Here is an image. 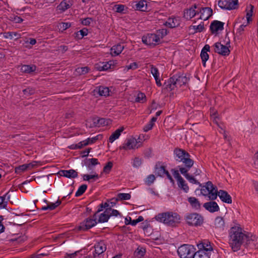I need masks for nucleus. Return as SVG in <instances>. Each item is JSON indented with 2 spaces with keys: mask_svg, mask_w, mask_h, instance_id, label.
I'll use <instances>...</instances> for the list:
<instances>
[{
  "mask_svg": "<svg viewBox=\"0 0 258 258\" xmlns=\"http://www.w3.org/2000/svg\"><path fill=\"white\" fill-rule=\"evenodd\" d=\"M246 245L249 246L251 248H256L258 247V237L255 236H248V238L245 240Z\"/></svg>",
  "mask_w": 258,
  "mask_h": 258,
  "instance_id": "nucleus-25",
  "label": "nucleus"
},
{
  "mask_svg": "<svg viewBox=\"0 0 258 258\" xmlns=\"http://www.w3.org/2000/svg\"><path fill=\"white\" fill-rule=\"evenodd\" d=\"M142 164V160L139 157H135L133 159L132 165L135 168H139Z\"/></svg>",
  "mask_w": 258,
  "mask_h": 258,
  "instance_id": "nucleus-45",
  "label": "nucleus"
},
{
  "mask_svg": "<svg viewBox=\"0 0 258 258\" xmlns=\"http://www.w3.org/2000/svg\"><path fill=\"white\" fill-rule=\"evenodd\" d=\"M143 42L151 47H154L160 43L159 38L156 34H148L142 37Z\"/></svg>",
  "mask_w": 258,
  "mask_h": 258,
  "instance_id": "nucleus-11",
  "label": "nucleus"
},
{
  "mask_svg": "<svg viewBox=\"0 0 258 258\" xmlns=\"http://www.w3.org/2000/svg\"><path fill=\"white\" fill-rule=\"evenodd\" d=\"M94 123L96 124V126H100V125H105L108 124V121L107 120H105L104 118H101L98 119L97 121H95Z\"/></svg>",
  "mask_w": 258,
  "mask_h": 258,
  "instance_id": "nucleus-53",
  "label": "nucleus"
},
{
  "mask_svg": "<svg viewBox=\"0 0 258 258\" xmlns=\"http://www.w3.org/2000/svg\"><path fill=\"white\" fill-rule=\"evenodd\" d=\"M218 5L222 9H235L238 6V0H219Z\"/></svg>",
  "mask_w": 258,
  "mask_h": 258,
  "instance_id": "nucleus-12",
  "label": "nucleus"
},
{
  "mask_svg": "<svg viewBox=\"0 0 258 258\" xmlns=\"http://www.w3.org/2000/svg\"><path fill=\"white\" fill-rule=\"evenodd\" d=\"M153 126V123L149 122L146 125L144 126L143 130L145 132H147L152 128Z\"/></svg>",
  "mask_w": 258,
  "mask_h": 258,
  "instance_id": "nucleus-64",
  "label": "nucleus"
},
{
  "mask_svg": "<svg viewBox=\"0 0 258 258\" xmlns=\"http://www.w3.org/2000/svg\"><path fill=\"white\" fill-rule=\"evenodd\" d=\"M155 219L158 222L167 226L174 227L180 223V216L176 213L167 212L159 213L155 217Z\"/></svg>",
  "mask_w": 258,
  "mask_h": 258,
  "instance_id": "nucleus-2",
  "label": "nucleus"
},
{
  "mask_svg": "<svg viewBox=\"0 0 258 258\" xmlns=\"http://www.w3.org/2000/svg\"><path fill=\"white\" fill-rule=\"evenodd\" d=\"M177 87L173 77L170 78L164 84V89L167 91H172Z\"/></svg>",
  "mask_w": 258,
  "mask_h": 258,
  "instance_id": "nucleus-21",
  "label": "nucleus"
},
{
  "mask_svg": "<svg viewBox=\"0 0 258 258\" xmlns=\"http://www.w3.org/2000/svg\"><path fill=\"white\" fill-rule=\"evenodd\" d=\"M212 10L208 7L203 8L200 11V19L204 21L208 20L212 15Z\"/></svg>",
  "mask_w": 258,
  "mask_h": 258,
  "instance_id": "nucleus-27",
  "label": "nucleus"
},
{
  "mask_svg": "<svg viewBox=\"0 0 258 258\" xmlns=\"http://www.w3.org/2000/svg\"><path fill=\"white\" fill-rule=\"evenodd\" d=\"M77 148L78 149H81L83 147L87 146L88 145H89V143L88 142V141H87L85 140L84 141H82L78 143V144H77Z\"/></svg>",
  "mask_w": 258,
  "mask_h": 258,
  "instance_id": "nucleus-61",
  "label": "nucleus"
},
{
  "mask_svg": "<svg viewBox=\"0 0 258 258\" xmlns=\"http://www.w3.org/2000/svg\"><path fill=\"white\" fill-rule=\"evenodd\" d=\"M155 176L153 174L148 175L145 180V183L147 185H151L155 180Z\"/></svg>",
  "mask_w": 258,
  "mask_h": 258,
  "instance_id": "nucleus-47",
  "label": "nucleus"
},
{
  "mask_svg": "<svg viewBox=\"0 0 258 258\" xmlns=\"http://www.w3.org/2000/svg\"><path fill=\"white\" fill-rule=\"evenodd\" d=\"M190 27H191L194 29L195 33L202 32L204 29V23L201 22L198 26H191Z\"/></svg>",
  "mask_w": 258,
  "mask_h": 258,
  "instance_id": "nucleus-46",
  "label": "nucleus"
},
{
  "mask_svg": "<svg viewBox=\"0 0 258 258\" xmlns=\"http://www.w3.org/2000/svg\"><path fill=\"white\" fill-rule=\"evenodd\" d=\"M195 248L191 245L183 244L178 247L177 252L181 258H193Z\"/></svg>",
  "mask_w": 258,
  "mask_h": 258,
  "instance_id": "nucleus-4",
  "label": "nucleus"
},
{
  "mask_svg": "<svg viewBox=\"0 0 258 258\" xmlns=\"http://www.w3.org/2000/svg\"><path fill=\"white\" fill-rule=\"evenodd\" d=\"M123 49L124 46L121 44L114 45L110 49V54L113 56H117L121 53Z\"/></svg>",
  "mask_w": 258,
  "mask_h": 258,
  "instance_id": "nucleus-30",
  "label": "nucleus"
},
{
  "mask_svg": "<svg viewBox=\"0 0 258 258\" xmlns=\"http://www.w3.org/2000/svg\"><path fill=\"white\" fill-rule=\"evenodd\" d=\"M228 243L234 252L240 249L243 243L248 238V235L243 233L242 228L238 226L232 227L228 231Z\"/></svg>",
  "mask_w": 258,
  "mask_h": 258,
  "instance_id": "nucleus-1",
  "label": "nucleus"
},
{
  "mask_svg": "<svg viewBox=\"0 0 258 258\" xmlns=\"http://www.w3.org/2000/svg\"><path fill=\"white\" fill-rule=\"evenodd\" d=\"M112 165L113 164L112 162H108L107 164L104 167L103 171L106 173H108L112 168Z\"/></svg>",
  "mask_w": 258,
  "mask_h": 258,
  "instance_id": "nucleus-58",
  "label": "nucleus"
},
{
  "mask_svg": "<svg viewBox=\"0 0 258 258\" xmlns=\"http://www.w3.org/2000/svg\"><path fill=\"white\" fill-rule=\"evenodd\" d=\"M203 207L210 213H214L220 210V208L217 203L213 201L204 203Z\"/></svg>",
  "mask_w": 258,
  "mask_h": 258,
  "instance_id": "nucleus-15",
  "label": "nucleus"
},
{
  "mask_svg": "<svg viewBox=\"0 0 258 258\" xmlns=\"http://www.w3.org/2000/svg\"><path fill=\"white\" fill-rule=\"evenodd\" d=\"M171 172L174 177L177 180V184L178 187L184 192H188L189 191V187L185 180L180 175L179 171L175 169H172Z\"/></svg>",
  "mask_w": 258,
  "mask_h": 258,
  "instance_id": "nucleus-6",
  "label": "nucleus"
},
{
  "mask_svg": "<svg viewBox=\"0 0 258 258\" xmlns=\"http://www.w3.org/2000/svg\"><path fill=\"white\" fill-rule=\"evenodd\" d=\"M199 250L204 251V253H209L210 254L213 251V248L210 245L209 242H202L198 244Z\"/></svg>",
  "mask_w": 258,
  "mask_h": 258,
  "instance_id": "nucleus-24",
  "label": "nucleus"
},
{
  "mask_svg": "<svg viewBox=\"0 0 258 258\" xmlns=\"http://www.w3.org/2000/svg\"><path fill=\"white\" fill-rule=\"evenodd\" d=\"M125 6L123 5H116L115 6L116 12L117 13H122L124 10Z\"/></svg>",
  "mask_w": 258,
  "mask_h": 258,
  "instance_id": "nucleus-62",
  "label": "nucleus"
},
{
  "mask_svg": "<svg viewBox=\"0 0 258 258\" xmlns=\"http://www.w3.org/2000/svg\"><path fill=\"white\" fill-rule=\"evenodd\" d=\"M135 9L140 11H146L147 10V2L145 0H141L138 2L135 5Z\"/></svg>",
  "mask_w": 258,
  "mask_h": 258,
  "instance_id": "nucleus-33",
  "label": "nucleus"
},
{
  "mask_svg": "<svg viewBox=\"0 0 258 258\" xmlns=\"http://www.w3.org/2000/svg\"><path fill=\"white\" fill-rule=\"evenodd\" d=\"M131 198V196L129 194L120 193L118 194L117 197V200H128Z\"/></svg>",
  "mask_w": 258,
  "mask_h": 258,
  "instance_id": "nucleus-49",
  "label": "nucleus"
},
{
  "mask_svg": "<svg viewBox=\"0 0 258 258\" xmlns=\"http://www.w3.org/2000/svg\"><path fill=\"white\" fill-rule=\"evenodd\" d=\"M214 224L216 228L220 230H224L225 227V222L222 217H217L215 218Z\"/></svg>",
  "mask_w": 258,
  "mask_h": 258,
  "instance_id": "nucleus-32",
  "label": "nucleus"
},
{
  "mask_svg": "<svg viewBox=\"0 0 258 258\" xmlns=\"http://www.w3.org/2000/svg\"><path fill=\"white\" fill-rule=\"evenodd\" d=\"M167 170L164 166L156 164L155 167V173L158 176L164 177Z\"/></svg>",
  "mask_w": 258,
  "mask_h": 258,
  "instance_id": "nucleus-31",
  "label": "nucleus"
},
{
  "mask_svg": "<svg viewBox=\"0 0 258 258\" xmlns=\"http://www.w3.org/2000/svg\"><path fill=\"white\" fill-rule=\"evenodd\" d=\"M155 34L159 37V40L161 41V39L167 35V30L164 29H160Z\"/></svg>",
  "mask_w": 258,
  "mask_h": 258,
  "instance_id": "nucleus-51",
  "label": "nucleus"
},
{
  "mask_svg": "<svg viewBox=\"0 0 258 258\" xmlns=\"http://www.w3.org/2000/svg\"><path fill=\"white\" fill-rule=\"evenodd\" d=\"M249 23H247V22H246L245 23H243L242 24H241L238 28H237V30H236V35L237 36H240L241 35L244 30H245V28L248 25Z\"/></svg>",
  "mask_w": 258,
  "mask_h": 258,
  "instance_id": "nucleus-48",
  "label": "nucleus"
},
{
  "mask_svg": "<svg viewBox=\"0 0 258 258\" xmlns=\"http://www.w3.org/2000/svg\"><path fill=\"white\" fill-rule=\"evenodd\" d=\"M36 67L35 65H22L20 70L22 73L30 74L36 71Z\"/></svg>",
  "mask_w": 258,
  "mask_h": 258,
  "instance_id": "nucleus-34",
  "label": "nucleus"
},
{
  "mask_svg": "<svg viewBox=\"0 0 258 258\" xmlns=\"http://www.w3.org/2000/svg\"><path fill=\"white\" fill-rule=\"evenodd\" d=\"M124 128L123 127H120L116 130L109 138V142L113 143L115 140L117 139L121 135V133L123 132Z\"/></svg>",
  "mask_w": 258,
  "mask_h": 258,
  "instance_id": "nucleus-35",
  "label": "nucleus"
},
{
  "mask_svg": "<svg viewBox=\"0 0 258 258\" xmlns=\"http://www.w3.org/2000/svg\"><path fill=\"white\" fill-rule=\"evenodd\" d=\"M187 154H188L187 152L181 149L176 148L174 150L175 159L176 161L178 162L181 160L182 158L185 157Z\"/></svg>",
  "mask_w": 258,
  "mask_h": 258,
  "instance_id": "nucleus-22",
  "label": "nucleus"
},
{
  "mask_svg": "<svg viewBox=\"0 0 258 258\" xmlns=\"http://www.w3.org/2000/svg\"><path fill=\"white\" fill-rule=\"evenodd\" d=\"M77 71L80 74H85L88 72L89 68L88 67L79 68Z\"/></svg>",
  "mask_w": 258,
  "mask_h": 258,
  "instance_id": "nucleus-59",
  "label": "nucleus"
},
{
  "mask_svg": "<svg viewBox=\"0 0 258 258\" xmlns=\"http://www.w3.org/2000/svg\"><path fill=\"white\" fill-rule=\"evenodd\" d=\"M230 40L226 43V45L221 44L220 42H216L213 45L214 50L216 53L223 56L228 55L230 53Z\"/></svg>",
  "mask_w": 258,
  "mask_h": 258,
  "instance_id": "nucleus-7",
  "label": "nucleus"
},
{
  "mask_svg": "<svg viewBox=\"0 0 258 258\" xmlns=\"http://www.w3.org/2000/svg\"><path fill=\"white\" fill-rule=\"evenodd\" d=\"M23 92L25 95L29 96L35 93V90L32 88H27L23 90Z\"/></svg>",
  "mask_w": 258,
  "mask_h": 258,
  "instance_id": "nucleus-57",
  "label": "nucleus"
},
{
  "mask_svg": "<svg viewBox=\"0 0 258 258\" xmlns=\"http://www.w3.org/2000/svg\"><path fill=\"white\" fill-rule=\"evenodd\" d=\"M187 201L191 207L195 210H199L201 208V204L198 199L194 197L187 198Z\"/></svg>",
  "mask_w": 258,
  "mask_h": 258,
  "instance_id": "nucleus-23",
  "label": "nucleus"
},
{
  "mask_svg": "<svg viewBox=\"0 0 258 258\" xmlns=\"http://www.w3.org/2000/svg\"><path fill=\"white\" fill-rule=\"evenodd\" d=\"M146 101V97L144 93L140 92L136 98V101L140 103H144Z\"/></svg>",
  "mask_w": 258,
  "mask_h": 258,
  "instance_id": "nucleus-44",
  "label": "nucleus"
},
{
  "mask_svg": "<svg viewBox=\"0 0 258 258\" xmlns=\"http://www.w3.org/2000/svg\"><path fill=\"white\" fill-rule=\"evenodd\" d=\"M10 196L8 193L0 197V209L6 208Z\"/></svg>",
  "mask_w": 258,
  "mask_h": 258,
  "instance_id": "nucleus-36",
  "label": "nucleus"
},
{
  "mask_svg": "<svg viewBox=\"0 0 258 258\" xmlns=\"http://www.w3.org/2000/svg\"><path fill=\"white\" fill-rule=\"evenodd\" d=\"M3 37L6 38H10L11 39L13 38V32H5L3 34Z\"/></svg>",
  "mask_w": 258,
  "mask_h": 258,
  "instance_id": "nucleus-63",
  "label": "nucleus"
},
{
  "mask_svg": "<svg viewBox=\"0 0 258 258\" xmlns=\"http://www.w3.org/2000/svg\"><path fill=\"white\" fill-rule=\"evenodd\" d=\"M179 162H182L184 165V167L178 166L179 171H180L181 174L188 172L194 164V161L190 158V155L189 153Z\"/></svg>",
  "mask_w": 258,
  "mask_h": 258,
  "instance_id": "nucleus-8",
  "label": "nucleus"
},
{
  "mask_svg": "<svg viewBox=\"0 0 258 258\" xmlns=\"http://www.w3.org/2000/svg\"><path fill=\"white\" fill-rule=\"evenodd\" d=\"M250 9L247 12L246 16V19H247L246 22H247L248 23H249L250 21H251V17L252 15L253 9V6L250 5Z\"/></svg>",
  "mask_w": 258,
  "mask_h": 258,
  "instance_id": "nucleus-55",
  "label": "nucleus"
},
{
  "mask_svg": "<svg viewBox=\"0 0 258 258\" xmlns=\"http://www.w3.org/2000/svg\"><path fill=\"white\" fill-rule=\"evenodd\" d=\"M116 63L115 61L113 60H110L108 62H102L100 64H98V66L96 67V68L100 71H107L109 69H112L111 66H113L114 63Z\"/></svg>",
  "mask_w": 258,
  "mask_h": 258,
  "instance_id": "nucleus-26",
  "label": "nucleus"
},
{
  "mask_svg": "<svg viewBox=\"0 0 258 258\" xmlns=\"http://www.w3.org/2000/svg\"><path fill=\"white\" fill-rule=\"evenodd\" d=\"M197 7L196 5L190 8L185 10L183 13V17L186 20H190L196 16L197 12L196 9Z\"/></svg>",
  "mask_w": 258,
  "mask_h": 258,
  "instance_id": "nucleus-18",
  "label": "nucleus"
},
{
  "mask_svg": "<svg viewBox=\"0 0 258 258\" xmlns=\"http://www.w3.org/2000/svg\"><path fill=\"white\" fill-rule=\"evenodd\" d=\"M184 176V177L186 178L187 180H188V181L192 184H198L200 186H201V183L200 182H199L198 180L196 179V178L194 177V176L189 175L188 172H186V173L182 174Z\"/></svg>",
  "mask_w": 258,
  "mask_h": 258,
  "instance_id": "nucleus-40",
  "label": "nucleus"
},
{
  "mask_svg": "<svg viewBox=\"0 0 258 258\" xmlns=\"http://www.w3.org/2000/svg\"><path fill=\"white\" fill-rule=\"evenodd\" d=\"M172 77L177 87L185 85L189 80V78L184 73H178Z\"/></svg>",
  "mask_w": 258,
  "mask_h": 258,
  "instance_id": "nucleus-13",
  "label": "nucleus"
},
{
  "mask_svg": "<svg viewBox=\"0 0 258 258\" xmlns=\"http://www.w3.org/2000/svg\"><path fill=\"white\" fill-rule=\"evenodd\" d=\"M111 211V209L110 208L105 209L104 212L100 214V215L99 216L98 222L104 223L107 222L108 221V219L110 217V215H109V213Z\"/></svg>",
  "mask_w": 258,
  "mask_h": 258,
  "instance_id": "nucleus-29",
  "label": "nucleus"
},
{
  "mask_svg": "<svg viewBox=\"0 0 258 258\" xmlns=\"http://www.w3.org/2000/svg\"><path fill=\"white\" fill-rule=\"evenodd\" d=\"M58 174L61 176L68 178H75L78 176V172L74 169L61 170Z\"/></svg>",
  "mask_w": 258,
  "mask_h": 258,
  "instance_id": "nucleus-16",
  "label": "nucleus"
},
{
  "mask_svg": "<svg viewBox=\"0 0 258 258\" xmlns=\"http://www.w3.org/2000/svg\"><path fill=\"white\" fill-rule=\"evenodd\" d=\"M210 46L208 44H206L204 47L202 49L201 52V57L203 65L204 67L206 66V61L208 60L209 58V54L207 52L210 51Z\"/></svg>",
  "mask_w": 258,
  "mask_h": 258,
  "instance_id": "nucleus-17",
  "label": "nucleus"
},
{
  "mask_svg": "<svg viewBox=\"0 0 258 258\" xmlns=\"http://www.w3.org/2000/svg\"><path fill=\"white\" fill-rule=\"evenodd\" d=\"M142 146L140 141H138L135 138L128 139L126 142L119 147L120 150H128L138 149Z\"/></svg>",
  "mask_w": 258,
  "mask_h": 258,
  "instance_id": "nucleus-9",
  "label": "nucleus"
},
{
  "mask_svg": "<svg viewBox=\"0 0 258 258\" xmlns=\"http://www.w3.org/2000/svg\"><path fill=\"white\" fill-rule=\"evenodd\" d=\"M224 29V23L219 21H214L210 25V30L213 33H216L219 30Z\"/></svg>",
  "mask_w": 258,
  "mask_h": 258,
  "instance_id": "nucleus-19",
  "label": "nucleus"
},
{
  "mask_svg": "<svg viewBox=\"0 0 258 258\" xmlns=\"http://www.w3.org/2000/svg\"><path fill=\"white\" fill-rule=\"evenodd\" d=\"M95 253H94V258L96 257V255L98 256L102 254L107 248L106 242L101 240L97 242L94 245Z\"/></svg>",
  "mask_w": 258,
  "mask_h": 258,
  "instance_id": "nucleus-14",
  "label": "nucleus"
},
{
  "mask_svg": "<svg viewBox=\"0 0 258 258\" xmlns=\"http://www.w3.org/2000/svg\"><path fill=\"white\" fill-rule=\"evenodd\" d=\"M61 203V201L58 200L55 203H49L48 204V207H49V210H53L55 209L56 207H57L58 206H59Z\"/></svg>",
  "mask_w": 258,
  "mask_h": 258,
  "instance_id": "nucleus-52",
  "label": "nucleus"
},
{
  "mask_svg": "<svg viewBox=\"0 0 258 258\" xmlns=\"http://www.w3.org/2000/svg\"><path fill=\"white\" fill-rule=\"evenodd\" d=\"M193 258H210V254L204 253V251L198 250L195 253V256Z\"/></svg>",
  "mask_w": 258,
  "mask_h": 258,
  "instance_id": "nucleus-41",
  "label": "nucleus"
},
{
  "mask_svg": "<svg viewBox=\"0 0 258 258\" xmlns=\"http://www.w3.org/2000/svg\"><path fill=\"white\" fill-rule=\"evenodd\" d=\"M186 223L189 225L198 226L201 225L204 221L203 217L198 213H188L185 216Z\"/></svg>",
  "mask_w": 258,
  "mask_h": 258,
  "instance_id": "nucleus-5",
  "label": "nucleus"
},
{
  "mask_svg": "<svg viewBox=\"0 0 258 258\" xmlns=\"http://www.w3.org/2000/svg\"><path fill=\"white\" fill-rule=\"evenodd\" d=\"M201 193L207 200L214 201L217 198L218 189L216 186H214L210 181L207 182L205 185L201 186Z\"/></svg>",
  "mask_w": 258,
  "mask_h": 258,
  "instance_id": "nucleus-3",
  "label": "nucleus"
},
{
  "mask_svg": "<svg viewBox=\"0 0 258 258\" xmlns=\"http://www.w3.org/2000/svg\"><path fill=\"white\" fill-rule=\"evenodd\" d=\"M99 164L98 159L96 158H89L86 159L84 161V164L86 166L88 170H92L93 167Z\"/></svg>",
  "mask_w": 258,
  "mask_h": 258,
  "instance_id": "nucleus-28",
  "label": "nucleus"
},
{
  "mask_svg": "<svg viewBox=\"0 0 258 258\" xmlns=\"http://www.w3.org/2000/svg\"><path fill=\"white\" fill-rule=\"evenodd\" d=\"M96 218V213H95L93 216V218H87L83 222L81 223L78 229L79 230L86 231L95 226L97 223Z\"/></svg>",
  "mask_w": 258,
  "mask_h": 258,
  "instance_id": "nucleus-10",
  "label": "nucleus"
},
{
  "mask_svg": "<svg viewBox=\"0 0 258 258\" xmlns=\"http://www.w3.org/2000/svg\"><path fill=\"white\" fill-rule=\"evenodd\" d=\"M93 22V19L91 18H86L82 21V24L85 26H89Z\"/></svg>",
  "mask_w": 258,
  "mask_h": 258,
  "instance_id": "nucleus-60",
  "label": "nucleus"
},
{
  "mask_svg": "<svg viewBox=\"0 0 258 258\" xmlns=\"http://www.w3.org/2000/svg\"><path fill=\"white\" fill-rule=\"evenodd\" d=\"M218 196L222 202L228 204L232 203L231 197L227 191L220 190L218 191Z\"/></svg>",
  "mask_w": 258,
  "mask_h": 258,
  "instance_id": "nucleus-20",
  "label": "nucleus"
},
{
  "mask_svg": "<svg viewBox=\"0 0 258 258\" xmlns=\"http://www.w3.org/2000/svg\"><path fill=\"white\" fill-rule=\"evenodd\" d=\"M71 27L70 23H61L59 24L58 27L62 31L65 30Z\"/></svg>",
  "mask_w": 258,
  "mask_h": 258,
  "instance_id": "nucleus-56",
  "label": "nucleus"
},
{
  "mask_svg": "<svg viewBox=\"0 0 258 258\" xmlns=\"http://www.w3.org/2000/svg\"><path fill=\"white\" fill-rule=\"evenodd\" d=\"M138 68V64L137 62H133L129 65L126 66L124 68V70L127 71L129 70H135Z\"/></svg>",
  "mask_w": 258,
  "mask_h": 258,
  "instance_id": "nucleus-54",
  "label": "nucleus"
},
{
  "mask_svg": "<svg viewBox=\"0 0 258 258\" xmlns=\"http://www.w3.org/2000/svg\"><path fill=\"white\" fill-rule=\"evenodd\" d=\"M71 4L68 0H63L57 6L59 10L64 12L71 7Z\"/></svg>",
  "mask_w": 258,
  "mask_h": 258,
  "instance_id": "nucleus-37",
  "label": "nucleus"
},
{
  "mask_svg": "<svg viewBox=\"0 0 258 258\" xmlns=\"http://www.w3.org/2000/svg\"><path fill=\"white\" fill-rule=\"evenodd\" d=\"M87 185L86 184L81 185L78 188V190L75 193V196L76 197H79L82 195L86 190L87 189Z\"/></svg>",
  "mask_w": 258,
  "mask_h": 258,
  "instance_id": "nucleus-43",
  "label": "nucleus"
},
{
  "mask_svg": "<svg viewBox=\"0 0 258 258\" xmlns=\"http://www.w3.org/2000/svg\"><path fill=\"white\" fill-rule=\"evenodd\" d=\"M151 73L154 77V79L160 77V74L157 68L153 65H151Z\"/></svg>",
  "mask_w": 258,
  "mask_h": 258,
  "instance_id": "nucleus-50",
  "label": "nucleus"
},
{
  "mask_svg": "<svg viewBox=\"0 0 258 258\" xmlns=\"http://www.w3.org/2000/svg\"><path fill=\"white\" fill-rule=\"evenodd\" d=\"M98 92L99 95L102 96H108L109 95L110 90L109 88L103 86L98 87Z\"/></svg>",
  "mask_w": 258,
  "mask_h": 258,
  "instance_id": "nucleus-39",
  "label": "nucleus"
},
{
  "mask_svg": "<svg viewBox=\"0 0 258 258\" xmlns=\"http://www.w3.org/2000/svg\"><path fill=\"white\" fill-rule=\"evenodd\" d=\"M15 173L17 174H21L22 172L28 170V166H27L26 164H24L21 165H20L15 168Z\"/></svg>",
  "mask_w": 258,
  "mask_h": 258,
  "instance_id": "nucleus-42",
  "label": "nucleus"
},
{
  "mask_svg": "<svg viewBox=\"0 0 258 258\" xmlns=\"http://www.w3.org/2000/svg\"><path fill=\"white\" fill-rule=\"evenodd\" d=\"M83 178L84 181H87L89 182H93L96 181L99 179V175L96 173L93 174H84L83 175Z\"/></svg>",
  "mask_w": 258,
  "mask_h": 258,
  "instance_id": "nucleus-38",
  "label": "nucleus"
}]
</instances>
